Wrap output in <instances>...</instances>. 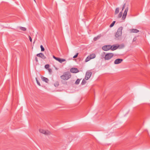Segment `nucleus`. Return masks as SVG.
<instances>
[{"label":"nucleus","instance_id":"f257e3e1","mask_svg":"<svg viewBox=\"0 0 150 150\" xmlns=\"http://www.w3.org/2000/svg\"><path fill=\"white\" fill-rule=\"evenodd\" d=\"M71 76V73L69 72L68 71L64 72L63 75L60 76V78L64 80H67L70 78Z\"/></svg>","mask_w":150,"mask_h":150},{"label":"nucleus","instance_id":"f03ea898","mask_svg":"<svg viewBox=\"0 0 150 150\" xmlns=\"http://www.w3.org/2000/svg\"><path fill=\"white\" fill-rule=\"evenodd\" d=\"M114 54L112 53H107L105 55L104 59L105 60H109L114 56Z\"/></svg>","mask_w":150,"mask_h":150},{"label":"nucleus","instance_id":"7ed1b4c3","mask_svg":"<svg viewBox=\"0 0 150 150\" xmlns=\"http://www.w3.org/2000/svg\"><path fill=\"white\" fill-rule=\"evenodd\" d=\"M123 28L122 27H120L117 30V32L116 33L115 36L116 38H118L121 36L122 34V30Z\"/></svg>","mask_w":150,"mask_h":150},{"label":"nucleus","instance_id":"20e7f679","mask_svg":"<svg viewBox=\"0 0 150 150\" xmlns=\"http://www.w3.org/2000/svg\"><path fill=\"white\" fill-rule=\"evenodd\" d=\"M92 74V73L90 71H87L86 73L85 79L86 80L88 79L91 77Z\"/></svg>","mask_w":150,"mask_h":150},{"label":"nucleus","instance_id":"39448f33","mask_svg":"<svg viewBox=\"0 0 150 150\" xmlns=\"http://www.w3.org/2000/svg\"><path fill=\"white\" fill-rule=\"evenodd\" d=\"M111 45H107L103 46L102 47V49L104 51H107L111 50Z\"/></svg>","mask_w":150,"mask_h":150},{"label":"nucleus","instance_id":"423d86ee","mask_svg":"<svg viewBox=\"0 0 150 150\" xmlns=\"http://www.w3.org/2000/svg\"><path fill=\"white\" fill-rule=\"evenodd\" d=\"M53 57L55 60L59 61L60 63H62L63 62L66 61V60L65 59H61L57 57L54 56H53Z\"/></svg>","mask_w":150,"mask_h":150},{"label":"nucleus","instance_id":"0eeeda50","mask_svg":"<svg viewBox=\"0 0 150 150\" xmlns=\"http://www.w3.org/2000/svg\"><path fill=\"white\" fill-rule=\"evenodd\" d=\"M39 132L42 133L45 135H48L50 134V132L48 130H45L40 129H39Z\"/></svg>","mask_w":150,"mask_h":150},{"label":"nucleus","instance_id":"6e6552de","mask_svg":"<svg viewBox=\"0 0 150 150\" xmlns=\"http://www.w3.org/2000/svg\"><path fill=\"white\" fill-rule=\"evenodd\" d=\"M128 11V8L127 7L125 9L124 12V13L123 14V15L122 17V19L123 20L125 19V18L126 16H127V13Z\"/></svg>","mask_w":150,"mask_h":150},{"label":"nucleus","instance_id":"1a4fd4ad","mask_svg":"<svg viewBox=\"0 0 150 150\" xmlns=\"http://www.w3.org/2000/svg\"><path fill=\"white\" fill-rule=\"evenodd\" d=\"M36 55L37 57H40L43 59L46 58V57L42 53L37 54Z\"/></svg>","mask_w":150,"mask_h":150},{"label":"nucleus","instance_id":"9d476101","mask_svg":"<svg viewBox=\"0 0 150 150\" xmlns=\"http://www.w3.org/2000/svg\"><path fill=\"white\" fill-rule=\"evenodd\" d=\"M71 72L72 73H76L79 72V71L77 68H72L70 69Z\"/></svg>","mask_w":150,"mask_h":150},{"label":"nucleus","instance_id":"9b49d317","mask_svg":"<svg viewBox=\"0 0 150 150\" xmlns=\"http://www.w3.org/2000/svg\"><path fill=\"white\" fill-rule=\"evenodd\" d=\"M123 60V59H117L115 60L114 63L115 64H118L121 63Z\"/></svg>","mask_w":150,"mask_h":150},{"label":"nucleus","instance_id":"f8f14e48","mask_svg":"<svg viewBox=\"0 0 150 150\" xmlns=\"http://www.w3.org/2000/svg\"><path fill=\"white\" fill-rule=\"evenodd\" d=\"M119 47L120 45H119L117 46H116L114 45H113L112 46L111 45V50L112 51L115 50L118 48Z\"/></svg>","mask_w":150,"mask_h":150},{"label":"nucleus","instance_id":"ddd939ff","mask_svg":"<svg viewBox=\"0 0 150 150\" xmlns=\"http://www.w3.org/2000/svg\"><path fill=\"white\" fill-rule=\"evenodd\" d=\"M130 31L131 33H137L139 32V31L136 29H132L130 30Z\"/></svg>","mask_w":150,"mask_h":150},{"label":"nucleus","instance_id":"4468645a","mask_svg":"<svg viewBox=\"0 0 150 150\" xmlns=\"http://www.w3.org/2000/svg\"><path fill=\"white\" fill-rule=\"evenodd\" d=\"M42 79L43 81H45L46 83H47L49 81L48 79L46 77H42Z\"/></svg>","mask_w":150,"mask_h":150},{"label":"nucleus","instance_id":"2eb2a0df","mask_svg":"<svg viewBox=\"0 0 150 150\" xmlns=\"http://www.w3.org/2000/svg\"><path fill=\"white\" fill-rule=\"evenodd\" d=\"M91 59H93L96 57V55L95 54L93 53L89 55Z\"/></svg>","mask_w":150,"mask_h":150},{"label":"nucleus","instance_id":"dca6fc26","mask_svg":"<svg viewBox=\"0 0 150 150\" xmlns=\"http://www.w3.org/2000/svg\"><path fill=\"white\" fill-rule=\"evenodd\" d=\"M91 59V57H90L89 56H88L86 58V59H85V62H87L88 61H89Z\"/></svg>","mask_w":150,"mask_h":150},{"label":"nucleus","instance_id":"f3484780","mask_svg":"<svg viewBox=\"0 0 150 150\" xmlns=\"http://www.w3.org/2000/svg\"><path fill=\"white\" fill-rule=\"evenodd\" d=\"M81 79H77L75 82V83L76 84L78 85L79 84Z\"/></svg>","mask_w":150,"mask_h":150},{"label":"nucleus","instance_id":"a211bd4d","mask_svg":"<svg viewBox=\"0 0 150 150\" xmlns=\"http://www.w3.org/2000/svg\"><path fill=\"white\" fill-rule=\"evenodd\" d=\"M20 29L23 31H25L26 30V29L25 28L22 27H20Z\"/></svg>","mask_w":150,"mask_h":150},{"label":"nucleus","instance_id":"6ab92c4d","mask_svg":"<svg viewBox=\"0 0 150 150\" xmlns=\"http://www.w3.org/2000/svg\"><path fill=\"white\" fill-rule=\"evenodd\" d=\"M119 12V8H117L115 9V14L118 13Z\"/></svg>","mask_w":150,"mask_h":150},{"label":"nucleus","instance_id":"aec40b11","mask_svg":"<svg viewBox=\"0 0 150 150\" xmlns=\"http://www.w3.org/2000/svg\"><path fill=\"white\" fill-rule=\"evenodd\" d=\"M115 23V21H113L112 22V23L110 25V28L114 26Z\"/></svg>","mask_w":150,"mask_h":150},{"label":"nucleus","instance_id":"412c9836","mask_svg":"<svg viewBox=\"0 0 150 150\" xmlns=\"http://www.w3.org/2000/svg\"><path fill=\"white\" fill-rule=\"evenodd\" d=\"M100 37L99 36H97V37H96L94 38L93 39V40L94 41H96L97 40L99 39L100 38Z\"/></svg>","mask_w":150,"mask_h":150},{"label":"nucleus","instance_id":"4be33fe9","mask_svg":"<svg viewBox=\"0 0 150 150\" xmlns=\"http://www.w3.org/2000/svg\"><path fill=\"white\" fill-rule=\"evenodd\" d=\"M122 12H120V13L118 14V18H120L122 17Z\"/></svg>","mask_w":150,"mask_h":150},{"label":"nucleus","instance_id":"5701e85b","mask_svg":"<svg viewBox=\"0 0 150 150\" xmlns=\"http://www.w3.org/2000/svg\"><path fill=\"white\" fill-rule=\"evenodd\" d=\"M86 79L85 80V79H83V81L81 83V84L82 85H84V84H85L86 83Z\"/></svg>","mask_w":150,"mask_h":150},{"label":"nucleus","instance_id":"b1692460","mask_svg":"<svg viewBox=\"0 0 150 150\" xmlns=\"http://www.w3.org/2000/svg\"><path fill=\"white\" fill-rule=\"evenodd\" d=\"M40 47L41 49V51H44L45 50V49L43 47V46L42 45H41Z\"/></svg>","mask_w":150,"mask_h":150},{"label":"nucleus","instance_id":"393cba45","mask_svg":"<svg viewBox=\"0 0 150 150\" xmlns=\"http://www.w3.org/2000/svg\"><path fill=\"white\" fill-rule=\"evenodd\" d=\"M50 67V65L49 64H46L45 66V67L46 69H48Z\"/></svg>","mask_w":150,"mask_h":150},{"label":"nucleus","instance_id":"a878e982","mask_svg":"<svg viewBox=\"0 0 150 150\" xmlns=\"http://www.w3.org/2000/svg\"><path fill=\"white\" fill-rule=\"evenodd\" d=\"M78 53H77L76 54L73 56V58H76L78 57Z\"/></svg>","mask_w":150,"mask_h":150},{"label":"nucleus","instance_id":"bb28decb","mask_svg":"<svg viewBox=\"0 0 150 150\" xmlns=\"http://www.w3.org/2000/svg\"><path fill=\"white\" fill-rule=\"evenodd\" d=\"M125 4H124L123 5V6L122 7V11H123V10L125 8Z\"/></svg>","mask_w":150,"mask_h":150},{"label":"nucleus","instance_id":"cd10ccee","mask_svg":"<svg viewBox=\"0 0 150 150\" xmlns=\"http://www.w3.org/2000/svg\"><path fill=\"white\" fill-rule=\"evenodd\" d=\"M36 81H37V83L38 84V85H39V86H40V83L38 81V80L36 78Z\"/></svg>","mask_w":150,"mask_h":150},{"label":"nucleus","instance_id":"c85d7f7f","mask_svg":"<svg viewBox=\"0 0 150 150\" xmlns=\"http://www.w3.org/2000/svg\"><path fill=\"white\" fill-rule=\"evenodd\" d=\"M29 40L30 41V42H32V39L30 37V36H29Z\"/></svg>","mask_w":150,"mask_h":150},{"label":"nucleus","instance_id":"c756f323","mask_svg":"<svg viewBox=\"0 0 150 150\" xmlns=\"http://www.w3.org/2000/svg\"><path fill=\"white\" fill-rule=\"evenodd\" d=\"M48 69V71L49 72V73H51V72H52V70L51 69Z\"/></svg>","mask_w":150,"mask_h":150},{"label":"nucleus","instance_id":"7c9ffc66","mask_svg":"<svg viewBox=\"0 0 150 150\" xmlns=\"http://www.w3.org/2000/svg\"><path fill=\"white\" fill-rule=\"evenodd\" d=\"M58 85H59V83L58 82L56 83V85L54 84V86H58Z\"/></svg>","mask_w":150,"mask_h":150},{"label":"nucleus","instance_id":"2f4dec72","mask_svg":"<svg viewBox=\"0 0 150 150\" xmlns=\"http://www.w3.org/2000/svg\"><path fill=\"white\" fill-rule=\"evenodd\" d=\"M35 60L36 62H38V58L37 57H35Z\"/></svg>","mask_w":150,"mask_h":150},{"label":"nucleus","instance_id":"473e14b6","mask_svg":"<svg viewBox=\"0 0 150 150\" xmlns=\"http://www.w3.org/2000/svg\"><path fill=\"white\" fill-rule=\"evenodd\" d=\"M136 40L137 38L136 37L134 38L133 40V42L135 41Z\"/></svg>","mask_w":150,"mask_h":150},{"label":"nucleus","instance_id":"72a5a7b5","mask_svg":"<svg viewBox=\"0 0 150 150\" xmlns=\"http://www.w3.org/2000/svg\"><path fill=\"white\" fill-rule=\"evenodd\" d=\"M46 55L47 57H48L49 56V54H46Z\"/></svg>","mask_w":150,"mask_h":150},{"label":"nucleus","instance_id":"f704fd0d","mask_svg":"<svg viewBox=\"0 0 150 150\" xmlns=\"http://www.w3.org/2000/svg\"><path fill=\"white\" fill-rule=\"evenodd\" d=\"M122 47H121L122 48H123L124 47V45H122Z\"/></svg>","mask_w":150,"mask_h":150},{"label":"nucleus","instance_id":"c9c22d12","mask_svg":"<svg viewBox=\"0 0 150 150\" xmlns=\"http://www.w3.org/2000/svg\"><path fill=\"white\" fill-rule=\"evenodd\" d=\"M34 1H35V0H34Z\"/></svg>","mask_w":150,"mask_h":150}]
</instances>
